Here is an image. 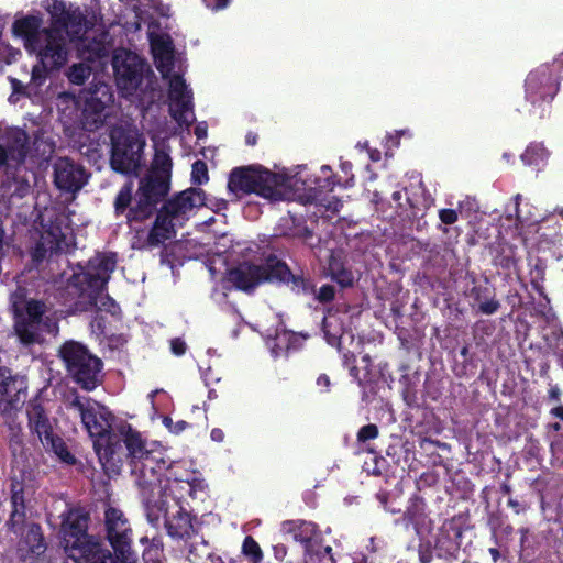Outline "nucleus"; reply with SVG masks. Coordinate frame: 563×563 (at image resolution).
Masks as SVG:
<instances>
[{
    "label": "nucleus",
    "mask_w": 563,
    "mask_h": 563,
    "mask_svg": "<svg viewBox=\"0 0 563 563\" xmlns=\"http://www.w3.org/2000/svg\"><path fill=\"white\" fill-rule=\"evenodd\" d=\"M321 173L324 177L322 183L303 177L302 169L272 173L262 167H246L231 173L228 188L234 194L255 192L272 201L298 199L303 203L318 202L319 190L333 187L329 180V166H322Z\"/></svg>",
    "instance_id": "1"
},
{
    "label": "nucleus",
    "mask_w": 563,
    "mask_h": 563,
    "mask_svg": "<svg viewBox=\"0 0 563 563\" xmlns=\"http://www.w3.org/2000/svg\"><path fill=\"white\" fill-rule=\"evenodd\" d=\"M150 41L155 66L168 82L169 113L179 126L188 128L194 122L195 114L192 93L183 78L185 58L174 51L168 34L151 31Z\"/></svg>",
    "instance_id": "2"
},
{
    "label": "nucleus",
    "mask_w": 563,
    "mask_h": 563,
    "mask_svg": "<svg viewBox=\"0 0 563 563\" xmlns=\"http://www.w3.org/2000/svg\"><path fill=\"white\" fill-rule=\"evenodd\" d=\"M43 8L49 13L52 26L56 31L67 33L69 42L78 40L76 47L81 58L93 62L104 57L108 53L106 36L95 38V31H87L84 16L79 8L67 5L62 0H44Z\"/></svg>",
    "instance_id": "3"
},
{
    "label": "nucleus",
    "mask_w": 563,
    "mask_h": 563,
    "mask_svg": "<svg viewBox=\"0 0 563 563\" xmlns=\"http://www.w3.org/2000/svg\"><path fill=\"white\" fill-rule=\"evenodd\" d=\"M12 512L10 527L14 532H21L22 539L18 544V553L24 563H38L43 558L46 545L40 526L26 522V510L32 508L31 500L35 493L32 483L14 479L11 485Z\"/></svg>",
    "instance_id": "4"
},
{
    "label": "nucleus",
    "mask_w": 563,
    "mask_h": 563,
    "mask_svg": "<svg viewBox=\"0 0 563 563\" xmlns=\"http://www.w3.org/2000/svg\"><path fill=\"white\" fill-rule=\"evenodd\" d=\"M115 81L121 95L147 107L154 102L158 93L154 89V74L135 53L120 48L112 58Z\"/></svg>",
    "instance_id": "5"
},
{
    "label": "nucleus",
    "mask_w": 563,
    "mask_h": 563,
    "mask_svg": "<svg viewBox=\"0 0 563 563\" xmlns=\"http://www.w3.org/2000/svg\"><path fill=\"white\" fill-rule=\"evenodd\" d=\"M87 515L77 508L68 509L63 516V548L74 563H113L109 550L93 536L86 533Z\"/></svg>",
    "instance_id": "6"
},
{
    "label": "nucleus",
    "mask_w": 563,
    "mask_h": 563,
    "mask_svg": "<svg viewBox=\"0 0 563 563\" xmlns=\"http://www.w3.org/2000/svg\"><path fill=\"white\" fill-rule=\"evenodd\" d=\"M69 408L78 412L81 422L93 439V448L106 471L118 468L114 462V450L111 443L110 430L113 422L112 413L101 404L90 399L75 397Z\"/></svg>",
    "instance_id": "7"
},
{
    "label": "nucleus",
    "mask_w": 563,
    "mask_h": 563,
    "mask_svg": "<svg viewBox=\"0 0 563 563\" xmlns=\"http://www.w3.org/2000/svg\"><path fill=\"white\" fill-rule=\"evenodd\" d=\"M120 433L137 485L143 489L153 490L157 484H162L157 473L166 465L159 446L154 442L148 443L139 431L130 426L122 427Z\"/></svg>",
    "instance_id": "8"
},
{
    "label": "nucleus",
    "mask_w": 563,
    "mask_h": 563,
    "mask_svg": "<svg viewBox=\"0 0 563 563\" xmlns=\"http://www.w3.org/2000/svg\"><path fill=\"white\" fill-rule=\"evenodd\" d=\"M80 99L85 101L84 108L75 96L67 92L58 95L56 106L60 120L66 125L74 124L92 130L102 122V112L112 101V95L108 86L100 85L93 92L86 93Z\"/></svg>",
    "instance_id": "9"
},
{
    "label": "nucleus",
    "mask_w": 563,
    "mask_h": 563,
    "mask_svg": "<svg viewBox=\"0 0 563 563\" xmlns=\"http://www.w3.org/2000/svg\"><path fill=\"white\" fill-rule=\"evenodd\" d=\"M205 205V192L190 188L170 199L159 211L148 235L152 245L159 244L175 236V230L181 227L194 210Z\"/></svg>",
    "instance_id": "10"
},
{
    "label": "nucleus",
    "mask_w": 563,
    "mask_h": 563,
    "mask_svg": "<svg viewBox=\"0 0 563 563\" xmlns=\"http://www.w3.org/2000/svg\"><path fill=\"white\" fill-rule=\"evenodd\" d=\"M14 330L21 343H38L43 333L56 334L58 319L56 312L44 302L35 299L22 303L14 302Z\"/></svg>",
    "instance_id": "11"
},
{
    "label": "nucleus",
    "mask_w": 563,
    "mask_h": 563,
    "mask_svg": "<svg viewBox=\"0 0 563 563\" xmlns=\"http://www.w3.org/2000/svg\"><path fill=\"white\" fill-rule=\"evenodd\" d=\"M170 172L172 159L169 154L157 148L150 174L140 183L136 205L131 208L129 219H144L151 214L155 205L169 189Z\"/></svg>",
    "instance_id": "12"
},
{
    "label": "nucleus",
    "mask_w": 563,
    "mask_h": 563,
    "mask_svg": "<svg viewBox=\"0 0 563 563\" xmlns=\"http://www.w3.org/2000/svg\"><path fill=\"white\" fill-rule=\"evenodd\" d=\"M117 264L114 254H98L89 261L86 273L73 275L71 284L77 286L85 283L81 296L89 300L90 306L114 312V302L103 294L106 285Z\"/></svg>",
    "instance_id": "13"
},
{
    "label": "nucleus",
    "mask_w": 563,
    "mask_h": 563,
    "mask_svg": "<svg viewBox=\"0 0 563 563\" xmlns=\"http://www.w3.org/2000/svg\"><path fill=\"white\" fill-rule=\"evenodd\" d=\"M29 52L36 54L38 58V65L33 67L31 81L35 86H41L48 71L59 69L66 64L68 59L67 40L60 31L44 30L42 38L37 42V47Z\"/></svg>",
    "instance_id": "14"
},
{
    "label": "nucleus",
    "mask_w": 563,
    "mask_h": 563,
    "mask_svg": "<svg viewBox=\"0 0 563 563\" xmlns=\"http://www.w3.org/2000/svg\"><path fill=\"white\" fill-rule=\"evenodd\" d=\"M59 355L73 378L87 390L100 380L101 361L91 355L79 342L68 341L59 349Z\"/></svg>",
    "instance_id": "15"
},
{
    "label": "nucleus",
    "mask_w": 563,
    "mask_h": 563,
    "mask_svg": "<svg viewBox=\"0 0 563 563\" xmlns=\"http://www.w3.org/2000/svg\"><path fill=\"white\" fill-rule=\"evenodd\" d=\"M560 90V66L543 65L531 71L526 79V99L533 107V113L542 117L547 107Z\"/></svg>",
    "instance_id": "16"
},
{
    "label": "nucleus",
    "mask_w": 563,
    "mask_h": 563,
    "mask_svg": "<svg viewBox=\"0 0 563 563\" xmlns=\"http://www.w3.org/2000/svg\"><path fill=\"white\" fill-rule=\"evenodd\" d=\"M111 166L122 174H136L142 165L145 141L136 130H114L111 134Z\"/></svg>",
    "instance_id": "17"
},
{
    "label": "nucleus",
    "mask_w": 563,
    "mask_h": 563,
    "mask_svg": "<svg viewBox=\"0 0 563 563\" xmlns=\"http://www.w3.org/2000/svg\"><path fill=\"white\" fill-rule=\"evenodd\" d=\"M290 272L286 264L269 260L265 266H256L247 263L240 264L229 271L228 280L241 290H250L263 282H286Z\"/></svg>",
    "instance_id": "18"
},
{
    "label": "nucleus",
    "mask_w": 563,
    "mask_h": 563,
    "mask_svg": "<svg viewBox=\"0 0 563 563\" xmlns=\"http://www.w3.org/2000/svg\"><path fill=\"white\" fill-rule=\"evenodd\" d=\"M187 462L184 461H166L165 471L166 484L159 487L162 497L174 498V494L189 495L197 498L205 490L203 482L198 477V474L187 467Z\"/></svg>",
    "instance_id": "19"
},
{
    "label": "nucleus",
    "mask_w": 563,
    "mask_h": 563,
    "mask_svg": "<svg viewBox=\"0 0 563 563\" xmlns=\"http://www.w3.org/2000/svg\"><path fill=\"white\" fill-rule=\"evenodd\" d=\"M170 499L172 504L166 497H162L153 506L148 504V518L151 521H154L158 520L159 516L163 515L168 533L172 537H188L192 530V525L189 514L180 505L184 494H174V498Z\"/></svg>",
    "instance_id": "20"
},
{
    "label": "nucleus",
    "mask_w": 563,
    "mask_h": 563,
    "mask_svg": "<svg viewBox=\"0 0 563 563\" xmlns=\"http://www.w3.org/2000/svg\"><path fill=\"white\" fill-rule=\"evenodd\" d=\"M107 536L122 563H137L136 555L131 550V534L129 521L124 514L114 507L107 509L104 514Z\"/></svg>",
    "instance_id": "21"
},
{
    "label": "nucleus",
    "mask_w": 563,
    "mask_h": 563,
    "mask_svg": "<svg viewBox=\"0 0 563 563\" xmlns=\"http://www.w3.org/2000/svg\"><path fill=\"white\" fill-rule=\"evenodd\" d=\"M29 153V137L19 128H9L0 135V169L10 175L24 162Z\"/></svg>",
    "instance_id": "22"
},
{
    "label": "nucleus",
    "mask_w": 563,
    "mask_h": 563,
    "mask_svg": "<svg viewBox=\"0 0 563 563\" xmlns=\"http://www.w3.org/2000/svg\"><path fill=\"white\" fill-rule=\"evenodd\" d=\"M26 385L22 377H13L5 367H0V412L11 420L25 401Z\"/></svg>",
    "instance_id": "23"
},
{
    "label": "nucleus",
    "mask_w": 563,
    "mask_h": 563,
    "mask_svg": "<svg viewBox=\"0 0 563 563\" xmlns=\"http://www.w3.org/2000/svg\"><path fill=\"white\" fill-rule=\"evenodd\" d=\"M67 218L57 217L41 235L37 251L58 252L67 251L74 243L73 230L68 227Z\"/></svg>",
    "instance_id": "24"
},
{
    "label": "nucleus",
    "mask_w": 563,
    "mask_h": 563,
    "mask_svg": "<svg viewBox=\"0 0 563 563\" xmlns=\"http://www.w3.org/2000/svg\"><path fill=\"white\" fill-rule=\"evenodd\" d=\"M54 180L60 190L76 192L86 184L87 175L80 165L59 158L54 165Z\"/></svg>",
    "instance_id": "25"
},
{
    "label": "nucleus",
    "mask_w": 563,
    "mask_h": 563,
    "mask_svg": "<svg viewBox=\"0 0 563 563\" xmlns=\"http://www.w3.org/2000/svg\"><path fill=\"white\" fill-rule=\"evenodd\" d=\"M43 19L40 15L27 14L18 16L12 24V32L23 41L24 48L29 52L37 47L45 29H42Z\"/></svg>",
    "instance_id": "26"
},
{
    "label": "nucleus",
    "mask_w": 563,
    "mask_h": 563,
    "mask_svg": "<svg viewBox=\"0 0 563 563\" xmlns=\"http://www.w3.org/2000/svg\"><path fill=\"white\" fill-rule=\"evenodd\" d=\"M29 426L37 434L41 442H44L54 434L53 424L47 418L44 409L38 404H32L27 410Z\"/></svg>",
    "instance_id": "27"
},
{
    "label": "nucleus",
    "mask_w": 563,
    "mask_h": 563,
    "mask_svg": "<svg viewBox=\"0 0 563 563\" xmlns=\"http://www.w3.org/2000/svg\"><path fill=\"white\" fill-rule=\"evenodd\" d=\"M303 339L305 338L297 333L287 330H282L276 333L275 338L272 341H268V345L272 350L273 355L277 357L282 355L283 352L298 347L303 341Z\"/></svg>",
    "instance_id": "28"
},
{
    "label": "nucleus",
    "mask_w": 563,
    "mask_h": 563,
    "mask_svg": "<svg viewBox=\"0 0 563 563\" xmlns=\"http://www.w3.org/2000/svg\"><path fill=\"white\" fill-rule=\"evenodd\" d=\"M550 153L541 143L530 144L521 155V161L528 166L540 168L549 158Z\"/></svg>",
    "instance_id": "29"
},
{
    "label": "nucleus",
    "mask_w": 563,
    "mask_h": 563,
    "mask_svg": "<svg viewBox=\"0 0 563 563\" xmlns=\"http://www.w3.org/2000/svg\"><path fill=\"white\" fill-rule=\"evenodd\" d=\"M42 444L45 446L46 450H51L54 452V454L63 462L67 464H74L75 457L73 454L68 451L67 446L65 445L64 441L53 434L51 439L45 440L42 442Z\"/></svg>",
    "instance_id": "30"
},
{
    "label": "nucleus",
    "mask_w": 563,
    "mask_h": 563,
    "mask_svg": "<svg viewBox=\"0 0 563 563\" xmlns=\"http://www.w3.org/2000/svg\"><path fill=\"white\" fill-rule=\"evenodd\" d=\"M323 331L327 341L331 345H335L338 340L342 336L341 328L339 327V318L334 313H329L323 319Z\"/></svg>",
    "instance_id": "31"
},
{
    "label": "nucleus",
    "mask_w": 563,
    "mask_h": 563,
    "mask_svg": "<svg viewBox=\"0 0 563 563\" xmlns=\"http://www.w3.org/2000/svg\"><path fill=\"white\" fill-rule=\"evenodd\" d=\"M91 67L85 63L75 64L70 67L67 76L76 85H81L90 76Z\"/></svg>",
    "instance_id": "32"
},
{
    "label": "nucleus",
    "mask_w": 563,
    "mask_h": 563,
    "mask_svg": "<svg viewBox=\"0 0 563 563\" xmlns=\"http://www.w3.org/2000/svg\"><path fill=\"white\" fill-rule=\"evenodd\" d=\"M329 268H330L333 279H335L340 285H342V286L352 285L353 280H354L352 273L342 268L335 260L330 262Z\"/></svg>",
    "instance_id": "33"
},
{
    "label": "nucleus",
    "mask_w": 563,
    "mask_h": 563,
    "mask_svg": "<svg viewBox=\"0 0 563 563\" xmlns=\"http://www.w3.org/2000/svg\"><path fill=\"white\" fill-rule=\"evenodd\" d=\"M242 551L246 556L251 558L254 563L260 562L263 558L258 543L252 537H246L244 539Z\"/></svg>",
    "instance_id": "34"
},
{
    "label": "nucleus",
    "mask_w": 563,
    "mask_h": 563,
    "mask_svg": "<svg viewBox=\"0 0 563 563\" xmlns=\"http://www.w3.org/2000/svg\"><path fill=\"white\" fill-rule=\"evenodd\" d=\"M131 198H132V186L126 185L123 188H121V190L119 191V194L115 198V201H114L115 211L118 213L124 212L126 207L131 202Z\"/></svg>",
    "instance_id": "35"
},
{
    "label": "nucleus",
    "mask_w": 563,
    "mask_h": 563,
    "mask_svg": "<svg viewBox=\"0 0 563 563\" xmlns=\"http://www.w3.org/2000/svg\"><path fill=\"white\" fill-rule=\"evenodd\" d=\"M209 179L208 177V169L206 163L202 161H197L192 164L191 169V180L195 184L202 185L207 183Z\"/></svg>",
    "instance_id": "36"
},
{
    "label": "nucleus",
    "mask_w": 563,
    "mask_h": 563,
    "mask_svg": "<svg viewBox=\"0 0 563 563\" xmlns=\"http://www.w3.org/2000/svg\"><path fill=\"white\" fill-rule=\"evenodd\" d=\"M331 547H325L322 553L308 551L305 563H334Z\"/></svg>",
    "instance_id": "37"
},
{
    "label": "nucleus",
    "mask_w": 563,
    "mask_h": 563,
    "mask_svg": "<svg viewBox=\"0 0 563 563\" xmlns=\"http://www.w3.org/2000/svg\"><path fill=\"white\" fill-rule=\"evenodd\" d=\"M378 435V429L375 424H367L360 429L357 433L358 441L365 442L375 439Z\"/></svg>",
    "instance_id": "38"
},
{
    "label": "nucleus",
    "mask_w": 563,
    "mask_h": 563,
    "mask_svg": "<svg viewBox=\"0 0 563 563\" xmlns=\"http://www.w3.org/2000/svg\"><path fill=\"white\" fill-rule=\"evenodd\" d=\"M440 220L445 224H453L457 221V211L453 209H442L439 211Z\"/></svg>",
    "instance_id": "39"
},
{
    "label": "nucleus",
    "mask_w": 563,
    "mask_h": 563,
    "mask_svg": "<svg viewBox=\"0 0 563 563\" xmlns=\"http://www.w3.org/2000/svg\"><path fill=\"white\" fill-rule=\"evenodd\" d=\"M164 424L169 429V431L176 434L183 432L188 426L187 422L184 420L174 422L170 418H165Z\"/></svg>",
    "instance_id": "40"
},
{
    "label": "nucleus",
    "mask_w": 563,
    "mask_h": 563,
    "mask_svg": "<svg viewBox=\"0 0 563 563\" xmlns=\"http://www.w3.org/2000/svg\"><path fill=\"white\" fill-rule=\"evenodd\" d=\"M300 538L303 542H309L316 532V526L311 522H303L300 527Z\"/></svg>",
    "instance_id": "41"
},
{
    "label": "nucleus",
    "mask_w": 563,
    "mask_h": 563,
    "mask_svg": "<svg viewBox=\"0 0 563 563\" xmlns=\"http://www.w3.org/2000/svg\"><path fill=\"white\" fill-rule=\"evenodd\" d=\"M334 296V289L332 286L325 285L319 289L318 299L320 301H329Z\"/></svg>",
    "instance_id": "42"
},
{
    "label": "nucleus",
    "mask_w": 563,
    "mask_h": 563,
    "mask_svg": "<svg viewBox=\"0 0 563 563\" xmlns=\"http://www.w3.org/2000/svg\"><path fill=\"white\" fill-rule=\"evenodd\" d=\"M499 305L495 300H487L479 305V310L485 314H492L497 311Z\"/></svg>",
    "instance_id": "43"
},
{
    "label": "nucleus",
    "mask_w": 563,
    "mask_h": 563,
    "mask_svg": "<svg viewBox=\"0 0 563 563\" xmlns=\"http://www.w3.org/2000/svg\"><path fill=\"white\" fill-rule=\"evenodd\" d=\"M170 349L175 355L180 356L186 352V344L180 339H174L170 342Z\"/></svg>",
    "instance_id": "44"
},
{
    "label": "nucleus",
    "mask_w": 563,
    "mask_h": 563,
    "mask_svg": "<svg viewBox=\"0 0 563 563\" xmlns=\"http://www.w3.org/2000/svg\"><path fill=\"white\" fill-rule=\"evenodd\" d=\"M230 0H203L206 5L211 10H221L228 5Z\"/></svg>",
    "instance_id": "45"
},
{
    "label": "nucleus",
    "mask_w": 563,
    "mask_h": 563,
    "mask_svg": "<svg viewBox=\"0 0 563 563\" xmlns=\"http://www.w3.org/2000/svg\"><path fill=\"white\" fill-rule=\"evenodd\" d=\"M195 134L198 139H205L207 136V124L205 122H200L195 128Z\"/></svg>",
    "instance_id": "46"
},
{
    "label": "nucleus",
    "mask_w": 563,
    "mask_h": 563,
    "mask_svg": "<svg viewBox=\"0 0 563 563\" xmlns=\"http://www.w3.org/2000/svg\"><path fill=\"white\" fill-rule=\"evenodd\" d=\"M317 385L327 390L330 386V378L327 375H320L317 379Z\"/></svg>",
    "instance_id": "47"
},
{
    "label": "nucleus",
    "mask_w": 563,
    "mask_h": 563,
    "mask_svg": "<svg viewBox=\"0 0 563 563\" xmlns=\"http://www.w3.org/2000/svg\"><path fill=\"white\" fill-rule=\"evenodd\" d=\"M210 437L216 442H221L224 439V433L221 429H213Z\"/></svg>",
    "instance_id": "48"
},
{
    "label": "nucleus",
    "mask_w": 563,
    "mask_h": 563,
    "mask_svg": "<svg viewBox=\"0 0 563 563\" xmlns=\"http://www.w3.org/2000/svg\"><path fill=\"white\" fill-rule=\"evenodd\" d=\"M400 135H408V136H411V133H410L408 130L396 131V132H395V135H389L388 140H389V141H394V140H395L394 144H395V145H397V144H398V141H397V140H398V137H399Z\"/></svg>",
    "instance_id": "49"
},
{
    "label": "nucleus",
    "mask_w": 563,
    "mask_h": 563,
    "mask_svg": "<svg viewBox=\"0 0 563 563\" xmlns=\"http://www.w3.org/2000/svg\"><path fill=\"white\" fill-rule=\"evenodd\" d=\"M351 169H352V165H351V163H349V162H343V163H341V170H342L344 174H346V175H347V174L351 172Z\"/></svg>",
    "instance_id": "50"
},
{
    "label": "nucleus",
    "mask_w": 563,
    "mask_h": 563,
    "mask_svg": "<svg viewBox=\"0 0 563 563\" xmlns=\"http://www.w3.org/2000/svg\"><path fill=\"white\" fill-rule=\"evenodd\" d=\"M552 415L555 417L563 418V408L562 407H555L551 410Z\"/></svg>",
    "instance_id": "51"
},
{
    "label": "nucleus",
    "mask_w": 563,
    "mask_h": 563,
    "mask_svg": "<svg viewBox=\"0 0 563 563\" xmlns=\"http://www.w3.org/2000/svg\"><path fill=\"white\" fill-rule=\"evenodd\" d=\"M402 198L401 191H395L393 194V200L396 201L399 206H401L400 200Z\"/></svg>",
    "instance_id": "52"
},
{
    "label": "nucleus",
    "mask_w": 563,
    "mask_h": 563,
    "mask_svg": "<svg viewBox=\"0 0 563 563\" xmlns=\"http://www.w3.org/2000/svg\"><path fill=\"white\" fill-rule=\"evenodd\" d=\"M29 184L24 183L19 189V196L22 197L29 189Z\"/></svg>",
    "instance_id": "53"
},
{
    "label": "nucleus",
    "mask_w": 563,
    "mask_h": 563,
    "mask_svg": "<svg viewBox=\"0 0 563 563\" xmlns=\"http://www.w3.org/2000/svg\"><path fill=\"white\" fill-rule=\"evenodd\" d=\"M353 563H368L364 556L355 558Z\"/></svg>",
    "instance_id": "54"
},
{
    "label": "nucleus",
    "mask_w": 563,
    "mask_h": 563,
    "mask_svg": "<svg viewBox=\"0 0 563 563\" xmlns=\"http://www.w3.org/2000/svg\"><path fill=\"white\" fill-rule=\"evenodd\" d=\"M362 361L365 363V371H367L369 365V357L365 355L363 356Z\"/></svg>",
    "instance_id": "55"
},
{
    "label": "nucleus",
    "mask_w": 563,
    "mask_h": 563,
    "mask_svg": "<svg viewBox=\"0 0 563 563\" xmlns=\"http://www.w3.org/2000/svg\"><path fill=\"white\" fill-rule=\"evenodd\" d=\"M351 373L354 377L358 378V369L356 367H352Z\"/></svg>",
    "instance_id": "56"
},
{
    "label": "nucleus",
    "mask_w": 563,
    "mask_h": 563,
    "mask_svg": "<svg viewBox=\"0 0 563 563\" xmlns=\"http://www.w3.org/2000/svg\"><path fill=\"white\" fill-rule=\"evenodd\" d=\"M209 271H210V273H211L212 275H214V274H216L217 269H216V267H214V265H213V264H210V266H209Z\"/></svg>",
    "instance_id": "57"
},
{
    "label": "nucleus",
    "mask_w": 563,
    "mask_h": 563,
    "mask_svg": "<svg viewBox=\"0 0 563 563\" xmlns=\"http://www.w3.org/2000/svg\"><path fill=\"white\" fill-rule=\"evenodd\" d=\"M552 427H553V429H554L555 431H558V430L560 429V424H559L558 422H556V423H553V424H552Z\"/></svg>",
    "instance_id": "58"
},
{
    "label": "nucleus",
    "mask_w": 563,
    "mask_h": 563,
    "mask_svg": "<svg viewBox=\"0 0 563 563\" xmlns=\"http://www.w3.org/2000/svg\"><path fill=\"white\" fill-rule=\"evenodd\" d=\"M552 396H553L554 398H558V396H559V391L553 390V391H552Z\"/></svg>",
    "instance_id": "59"
},
{
    "label": "nucleus",
    "mask_w": 563,
    "mask_h": 563,
    "mask_svg": "<svg viewBox=\"0 0 563 563\" xmlns=\"http://www.w3.org/2000/svg\"><path fill=\"white\" fill-rule=\"evenodd\" d=\"M247 143L254 144L253 139L247 140Z\"/></svg>",
    "instance_id": "60"
},
{
    "label": "nucleus",
    "mask_w": 563,
    "mask_h": 563,
    "mask_svg": "<svg viewBox=\"0 0 563 563\" xmlns=\"http://www.w3.org/2000/svg\"><path fill=\"white\" fill-rule=\"evenodd\" d=\"M247 143L254 144L253 139L247 140Z\"/></svg>",
    "instance_id": "61"
},
{
    "label": "nucleus",
    "mask_w": 563,
    "mask_h": 563,
    "mask_svg": "<svg viewBox=\"0 0 563 563\" xmlns=\"http://www.w3.org/2000/svg\"><path fill=\"white\" fill-rule=\"evenodd\" d=\"M247 143L254 144L253 139L247 140Z\"/></svg>",
    "instance_id": "62"
},
{
    "label": "nucleus",
    "mask_w": 563,
    "mask_h": 563,
    "mask_svg": "<svg viewBox=\"0 0 563 563\" xmlns=\"http://www.w3.org/2000/svg\"><path fill=\"white\" fill-rule=\"evenodd\" d=\"M490 553H493V556H496V553L494 550H490Z\"/></svg>",
    "instance_id": "63"
},
{
    "label": "nucleus",
    "mask_w": 563,
    "mask_h": 563,
    "mask_svg": "<svg viewBox=\"0 0 563 563\" xmlns=\"http://www.w3.org/2000/svg\"><path fill=\"white\" fill-rule=\"evenodd\" d=\"M490 553H493V556H496V553L494 550H490Z\"/></svg>",
    "instance_id": "64"
}]
</instances>
